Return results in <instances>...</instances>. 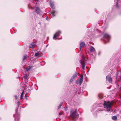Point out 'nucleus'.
I'll return each mask as SVG.
<instances>
[{
  "mask_svg": "<svg viewBox=\"0 0 121 121\" xmlns=\"http://www.w3.org/2000/svg\"><path fill=\"white\" fill-rule=\"evenodd\" d=\"M70 116L73 118L74 121L78 118L79 116L76 110H72L71 111Z\"/></svg>",
  "mask_w": 121,
  "mask_h": 121,
  "instance_id": "obj_1",
  "label": "nucleus"
},
{
  "mask_svg": "<svg viewBox=\"0 0 121 121\" xmlns=\"http://www.w3.org/2000/svg\"><path fill=\"white\" fill-rule=\"evenodd\" d=\"M112 104L110 102L104 101V108H106L108 111H110L111 108Z\"/></svg>",
  "mask_w": 121,
  "mask_h": 121,
  "instance_id": "obj_2",
  "label": "nucleus"
},
{
  "mask_svg": "<svg viewBox=\"0 0 121 121\" xmlns=\"http://www.w3.org/2000/svg\"><path fill=\"white\" fill-rule=\"evenodd\" d=\"M104 38L105 43H106L109 42L110 36L108 34L106 33L104 35Z\"/></svg>",
  "mask_w": 121,
  "mask_h": 121,
  "instance_id": "obj_3",
  "label": "nucleus"
},
{
  "mask_svg": "<svg viewBox=\"0 0 121 121\" xmlns=\"http://www.w3.org/2000/svg\"><path fill=\"white\" fill-rule=\"evenodd\" d=\"M80 63L82 65V68L84 69L85 66V57L83 56H82V59L81 60Z\"/></svg>",
  "mask_w": 121,
  "mask_h": 121,
  "instance_id": "obj_4",
  "label": "nucleus"
},
{
  "mask_svg": "<svg viewBox=\"0 0 121 121\" xmlns=\"http://www.w3.org/2000/svg\"><path fill=\"white\" fill-rule=\"evenodd\" d=\"M83 76L82 75L80 79H78L76 80V84L80 86L83 82Z\"/></svg>",
  "mask_w": 121,
  "mask_h": 121,
  "instance_id": "obj_5",
  "label": "nucleus"
},
{
  "mask_svg": "<svg viewBox=\"0 0 121 121\" xmlns=\"http://www.w3.org/2000/svg\"><path fill=\"white\" fill-rule=\"evenodd\" d=\"M61 33L60 31V30L57 31L54 35L53 37V39H54L56 40L57 39V38L59 36Z\"/></svg>",
  "mask_w": 121,
  "mask_h": 121,
  "instance_id": "obj_6",
  "label": "nucleus"
},
{
  "mask_svg": "<svg viewBox=\"0 0 121 121\" xmlns=\"http://www.w3.org/2000/svg\"><path fill=\"white\" fill-rule=\"evenodd\" d=\"M50 7L52 9H54L55 8L54 6V2H53L52 1V0H50L49 1Z\"/></svg>",
  "mask_w": 121,
  "mask_h": 121,
  "instance_id": "obj_7",
  "label": "nucleus"
},
{
  "mask_svg": "<svg viewBox=\"0 0 121 121\" xmlns=\"http://www.w3.org/2000/svg\"><path fill=\"white\" fill-rule=\"evenodd\" d=\"M106 79L110 83L112 82V79L110 76H107L106 77Z\"/></svg>",
  "mask_w": 121,
  "mask_h": 121,
  "instance_id": "obj_8",
  "label": "nucleus"
},
{
  "mask_svg": "<svg viewBox=\"0 0 121 121\" xmlns=\"http://www.w3.org/2000/svg\"><path fill=\"white\" fill-rule=\"evenodd\" d=\"M90 52L91 53H94L95 51V48L92 46L90 47Z\"/></svg>",
  "mask_w": 121,
  "mask_h": 121,
  "instance_id": "obj_9",
  "label": "nucleus"
},
{
  "mask_svg": "<svg viewBox=\"0 0 121 121\" xmlns=\"http://www.w3.org/2000/svg\"><path fill=\"white\" fill-rule=\"evenodd\" d=\"M80 47L79 48L80 50V51L81 50V48H83L85 46V43L83 42H81L80 44Z\"/></svg>",
  "mask_w": 121,
  "mask_h": 121,
  "instance_id": "obj_10",
  "label": "nucleus"
},
{
  "mask_svg": "<svg viewBox=\"0 0 121 121\" xmlns=\"http://www.w3.org/2000/svg\"><path fill=\"white\" fill-rule=\"evenodd\" d=\"M35 42H32L31 43L29 46L30 48H34L35 45Z\"/></svg>",
  "mask_w": 121,
  "mask_h": 121,
  "instance_id": "obj_11",
  "label": "nucleus"
},
{
  "mask_svg": "<svg viewBox=\"0 0 121 121\" xmlns=\"http://www.w3.org/2000/svg\"><path fill=\"white\" fill-rule=\"evenodd\" d=\"M56 12L54 10H52L51 12V13L53 17H54L56 14Z\"/></svg>",
  "mask_w": 121,
  "mask_h": 121,
  "instance_id": "obj_12",
  "label": "nucleus"
},
{
  "mask_svg": "<svg viewBox=\"0 0 121 121\" xmlns=\"http://www.w3.org/2000/svg\"><path fill=\"white\" fill-rule=\"evenodd\" d=\"M35 11L36 13H37V14H39L41 12L40 9L38 7L36 8Z\"/></svg>",
  "mask_w": 121,
  "mask_h": 121,
  "instance_id": "obj_13",
  "label": "nucleus"
},
{
  "mask_svg": "<svg viewBox=\"0 0 121 121\" xmlns=\"http://www.w3.org/2000/svg\"><path fill=\"white\" fill-rule=\"evenodd\" d=\"M77 73L74 74L73 75V76L72 78H74V79H75L76 78L77 76Z\"/></svg>",
  "mask_w": 121,
  "mask_h": 121,
  "instance_id": "obj_14",
  "label": "nucleus"
},
{
  "mask_svg": "<svg viewBox=\"0 0 121 121\" xmlns=\"http://www.w3.org/2000/svg\"><path fill=\"white\" fill-rule=\"evenodd\" d=\"M112 119L114 120H116L117 119V117L116 116H114L112 117Z\"/></svg>",
  "mask_w": 121,
  "mask_h": 121,
  "instance_id": "obj_15",
  "label": "nucleus"
},
{
  "mask_svg": "<svg viewBox=\"0 0 121 121\" xmlns=\"http://www.w3.org/2000/svg\"><path fill=\"white\" fill-rule=\"evenodd\" d=\"M74 79V78L71 77L69 81L70 83V84L72 83Z\"/></svg>",
  "mask_w": 121,
  "mask_h": 121,
  "instance_id": "obj_16",
  "label": "nucleus"
},
{
  "mask_svg": "<svg viewBox=\"0 0 121 121\" xmlns=\"http://www.w3.org/2000/svg\"><path fill=\"white\" fill-rule=\"evenodd\" d=\"M24 91L23 90V91H22V93H21V97H20V99H23V94Z\"/></svg>",
  "mask_w": 121,
  "mask_h": 121,
  "instance_id": "obj_17",
  "label": "nucleus"
},
{
  "mask_svg": "<svg viewBox=\"0 0 121 121\" xmlns=\"http://www.w3.org/2000/svg\"><path fill=\"white\" fill-rule=\"evenodd\" d=\"M35 56H40V55L39 53L37 52L35 53Z\"/></svg>",
  "mask_w": 121,
  "mask_h": 121,
  "instance_id": "obj_18",
  "label": "nucleus"
},
{
  "mask_svg": "<svg viewBox=\"0 0 121 121\" xmlns=\"http://www.w3.org/2000/svg\"><path fill=\"white\" fill-rule=\"evenodd\" d=\"M30 69V66H28L26 69L27 72Z\"/></svg>",
  "mask_w": 121,
  "mask_h": 121,
  "instance_id": "obj_19",
  "label": "nucleus"
},
{
  "mask_svg": "<svg viewBox=\"0 0 121 121\" xmlns=\"http://www.w3.org/2000/svg\"><path fill=\"white\" fill-rule=\"evenodd\" d=\"M27 58V57L25 55L23 56V60L24 61L26 60Z\"/></svg>",
  "mask_w": 121,
  "mask_h": 121,
  "instance_id": "obj_20",
  "label": "nucleus"
},
{
  "mask_svg": "<svg viewBox=\"0 0 121 121\" xmlns=\"http://www.w3.org/2000/svg\"><path fill=\"white\" fill-rule=\"evenodd\" d=\"M15 121H19V118L18 117H16L15 119Z\"/></svg>",
  "mask_w": 121,
  "mask_h": 121,
  "instance_id": "obj_21",
  "label": "nucleus"
},
{
  "mask_svg": "<svg viewBox=\"0 0 121 121\" xmlns=\"http://www.w3.org/2000/svg\"><path fill=\"white\" fill-rule=\"evenodd\" d=\"M62 105V103H61L60 104L59 106L58 107V109H59L61 107V106Z\"/></svg>",
  "mask_w": 121,
  "mask_h": 121,
  "instance_id": "obj_22",
  "label": "nucleus"
},
{
  "mask_svg": "<svg viewBox=\"0 0 121 121\" xmlns=\"http://www.w3.org/2000/svg\"><path fill=\"white\" fill-rule=\"evenodd\" d=\"M118 71L116 73V79L117 78V77L118 76Z\"/></svg>",
  "mask_w": 121,
  "mask_h": 121,
  "instance_id": "obj_23",
  "label": "nucleus"
},
{
  "mask_svg": "<svg viewBox=\"0 0 121 121\" xmlns=\"http://www.w3.org/2000/svg\"><path fill=\"white\" fill-rule=\"evenodd\" d=\"M116 6L117 8V9L119 7V6L118 5L117 2V3L116 4Z\"/></svg>",
  "mask_w": 121,
  "mask_h": 121,
  "instance_id": "obj_24",
  "label": "nucleus"
},
{
  "mask_svg": "<svg viewBox=\"0 0 121 121\" xmlns=\"http://www.w3.org/2000/svg\"><path fill=\"white\" fill-rule=\"evenodd\" d=\"M23 78L25 79H27V76L26 75H25L24 77Z\"/></svg>",
  "mask_w": 121,
  "mask_h": 121,
  "instance_id": "obj_25",
  "label": "nucleus"
},
{
  "mask_svg": "<svg viewBox=\"0 0 121 121\" xmlns=\"http://www.w3.org/2000/svg\"><path fill=\"white\" fill-rule=\"evenodd\" d=\"M67 108H68L67 107H65V111H67Z\"/></svg>",
  "mask_w": 121,
  "mask_h": 121,
  "instance_id": "obj_26",
  "label": "nucleus"
},
{
  "mask_svg": "<svg viewBox=\"0 0 121 121\" xmlns=\"http://www.w3.org/2000/svg\"><path fill=\"white\" fill-rule=\"evenodd\" d=\"M28 8H29V6H28ZM30 9H34V8H33V7H30Z\"/></svg>",
  "mask_w": 121,
  "mask_h": 121,
  "instance_id": "obj_27",
  "label": "nucleus"
},
{
  "mask_svg": "<svg viewBox=\"0 0 121 121\" xmlns=\"http://www.w3.org/2000/svg\"><path fill=\"white\" fill-rule=\"evenodd\" d=\"M14 97L16 99H17V95H15Z\"/></svg>",
  "mask_w": 121,
  "mask_h": 121,
  "instance_id": "obj_28",
  "label": "nucleus"
},
{
  "mask_svg": "<svg viewBox=\"0 0 121 121\" xmlns=\"http://www.w3.org/2000/svg\"><path fill=\"white\" fill-rule=\"evenodd\" d=\"M62 113L61 112H60L59 113V115L60 116L61 115Z\"/></svg>",
  "mask_w": 121,
  "mask_h": 121,
  "instance_id": "obj_29",
  "label": "nucleus"
},
{
  "mask_svg": "<svg viewBox=\"0 0 121 121\" xmlns=\"http://www.w3.org/2000/svg\"><path fill=\"white\" fill-rule=\"evenodd\" d=\"M98 96H99V98H100V99H102V98L100 97L99 95Z\"/></svg>",
  "mask_w": 121,
  "mask_h": 121,
  "instance_id": "obj_30",
  "label": "nucleus"
},
{
  "mask_svg": "<svg viewBox=\"0 0 121 121\" xmlns=\"http://www.w3.org/2000/svg\"><path fill=\"white\" fill-rule=\"evenodd\" d=\"M46 20H47L48 19V17H47L46 18Z\"/></svg>",
  "mask_w": 121,
  "mask_h": 121,
  "instance_id": "obj_31",
  "label": "nucleus"
},
{
  "mask_svg": "<svg viewBox=\"0 0 121 121\" xmlns=\"http://www.w3.org/2000/svg\"><path fill=\"white\" fill-rule=\"evenodd\" d=\"M101 54V52H99L98 53V55H99Z\"/></svg>",
  "mask_w": 121,
  "mask_h": 121,
  "instance_id": "obj_32",
  "label": "nucleus"
},
{
  "mask_svg": "<svg viewBox=\"0 0 121 121\" xmlns=\"http://www.w3.org/2000/svg\"><path fill=\"white\" fill-rule=\"evenodd\" d=\"M36 2H38L39 0H35Z\"/></svg>",
  "mask_w": 121,
  "mask_h": 121,
  "instance_id": "obj_33",
  "label": "nucleus"
},
{
  "mask_svg": "<svg viewBox=\"0 0 121 121\" xmlns=\"http://www.w3.org/2000/svg\"><path fill=\"white\" fill-rule=\"evenodd\" d=\"M25 96L26 97V94L25 95Z\"/></svg>",
  "mask_w": 121,
  "mask_h": 121,
  "instance_id": "obj_34",
  "label": "nucleus"
},
{
  "mask_svg": "<svg viewBox=\"0 0 121 121\" xmlns=\"http://www.w3.org/2000/svg\"><path fill=\"white\" fill-rule=\"evenodd\" d=\"M17 109H16V112H17Z\"/></svg>",
  "mask_w": 121,
  "mask_h": 121,
  "instance_id": "obj_35",
  "label": "nucleus"
},
{
  "mask_svg": "<svg viewBox=\"0 0 121 121\" xmlns=\"http://www.w3.org/2000/svg\"><path fill=\"white\" fill-rule=\"evenodd\" d=\"M120 89L121 90V86L120 87Z\"/></svg>",
  "mask_w": 121,
  "mask_h": 121,
  "instance_id": "obj_36",
  "label": "nucleus"
},
{
  "mask_svg": "<svg viewBox=\"0 0 121 121\" xmlns=\"http://www.w3.org/2000/svg\"><path fill=\"white\" fill-rule=\"evenodd\" d=\"M119 0H117V1H118Z\"/></svg>",
  "mask_w": 121,
  "mask_h": 121,
  "instance_id": "obj_37",
  "label": "nucleus"
}]
</instances>
